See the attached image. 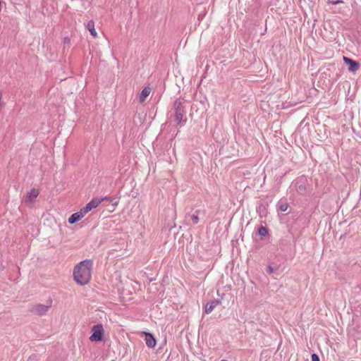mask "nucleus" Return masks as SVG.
Masks as SVG:
<instances>
[{"label": "nucleus", "instance_id": "19", "mask_svg": "<svg viewBox=\"0 0 361 361\" xmlns=\"http://www.w3.org/2000/svg\"><path fill=\"white\" fill-rule=\"evenodd\" d=\"M329 3H331V4H334V5H337V4H343V1L342 0H332Z\"/></svg>", "mask_w": 361, "mask_h": 361}, {"label": "nucleus", "instance_id": "9", "mask_svg": "<svg viewBox=\"0 0 361 361\" xmlns=\"http://www.w3.org/2000/svg\"><path fill=\"white\" fill-rule=\"evenodd\" d=\"M85 214L82 213L81 210H80L78 212H75L69 218H68V223L71 224H73L79 221Z\"/></svg>", "mask_w": 361, "mask_h": 361}, {"label": "nucleus", "instance_id": "11", "mask_svg": "<svg viewBox=\"0 0 361 361\" xmlns=\"http://www.w3.org/2000/svg\"><path fill=\"white\" fill-rule=\"evenodd\" d=\"M146 345L149 348H154L156 345V339L150 333H145Z\"/></svg>", "mask_w": 361, "mask_h": 361}, {"label": "nucleus", "instance_id": "22", "mask_svg": "<svg viewBox=\"0 0 361 361\" xmlns=\"http://www.w3.org/2000/svg\"><path fill=\"white\" fill-rule=\"evenodd\" d=\"M221 361H227V360H221Z\"/></svg>", "mask_w": 361, "mask_h": 361}, {"label": "nucleus", "instance_id": "2", "mask_svg": "<svg viewBox=\"0 0 361 361\" xmlns=\"http://www.w3.org/2000/svg\"><path fill=\"white\" fill-rule=\"evenodd\" d=\"M186 101L183 98L176 99L173 103V114L178 126H183L186 123Z\"/></svg>", "mask_w": 361, "mask_h": 361}, {"label": "nucleus", "instance_id": "12", "mask_svg": "<svg viewBox=\"0 0 361 361\" xmlns=\"http://www.w3.org/2000/svg\"><path fill=\"white\" fill-rule=\"evenodd\" d=\"M276 207H277V210L278 211H280L281 212H286L288 207H289V204L288 203L283 200H280L278 202H277V204H276Z\"/></svg>", "mask_w": 361, "mask_h": 361}, {"label": "nucleus", "instance_id": "21", "mask_svg": "<svg viewBox=\"0 0 361 361\" xmlns=\"http://www.w3.org/2000/svg\"><path fill=\"white\" fill-rule=\"evenodd\" d=\"M172 115H173V111H171V114H170V116H172Z\"/></svg>", "mask_w": 361, "mask_h": 361}, {"label": "nucleus", "instance_id": "8", "mask_svg": "<svg viewBox=\"0 0 361 361\" xmlns=\"http://www.w3.org/2000/svg\"><path fill=\"white\" fill-rule=\"evenodd\" d=\"M220 302L219 300H213L209 301L205 305L204 312L206 314H210Z\"/></svg>", "mask_w": 361, "mask_h": 361}, {"label": "nucleus", "instance_id": "6", "mask_svg": "<svg viewBox=\"0 0 361 361\" xmlns=\"http://www.w3.org/2000/svg\"><path fill=\"white\" fill-rule=\"evenodd\" d=\"M343 59L344 63L348 66V70L350 72L355 73L359 69L360 63L357 61H354L347 56H343Z\"/></svg>", "mask_w": 361, "mask_h": 361}, {"label": "nucleus", "instance_id": "1", "mask_svg": "<svg viewBox=\"0 0 361 361\" xmlns=\"http://www.w3.org/2000/svg\"><path fill=\"white\" fill-rule=\"evenodd\" d=\"M93 262L92 259H85L75 266L73 279L79 285L87 284L92 276Z\"/></svg>", "mask_w": 361, "mask_h": 361}, {"label": "nucleus", "instance_id": "18", "mask_svg": "<svg viewBox=\"0 0 361 361\" xmlns=\"http://www.w3.org/2000/svg\"><path fill=\"white\" fill-rule=\"evenodd\" d=\"M267 271L269 274H272L274 272V269L271 265H269Z\"/></svg>", "mask_w": 361, "mask_h": 361}, {"label": "nucleus", "instance_id": "15", "mask_svg": "<svg viewBox=\"0 0 361 361\" xmlns=\"http://www.w3.org/2000/svg\"><path fill=\"white\" fill-rule=\"evenodd\" d=\"M186 218H190L194 224H197L199 222V217L197 214H187Z\"/></svg>", "mask_w": 361, "mask_h": 361}, {"label": "nucleus", "instance_id": "4", "mask_svg": "<svg viewBox=\"0 0 361 361\" xmlns=\"http://www.w3.org/2000/svg\"><path fill=\"white\" fill-rule=\"evenodd\" d=\"M52 300H49L47 302V305L38 304L32 307L30 311L37 315L42 316L45 314L49 309L51 307Z\"/></svg>", "mask_w": 361, "mask_h": 361}, {"label": "nucleus", "instance_id": "13", "mask_svg": "<svg viewBox=\"0 0 361 361\" xmlns=\"http://www.w3.org/2000/svg\"><path fill=\"white\" fill-rule=\"evenodd\" d=\"M85 26L93 37H96L97 36V33L94 29V23L93 20H89Z\"/></svg>", "mask_w": 361, "mask_h": 361}, {"label": "nucleus", "instance_id": "5", "mask_svg": "<svg viewBox=\"0 0 361 361\" xmlns=\"http://www.w3.org/2000/svg\"><path fill=\"white\" fill-rule=\"evenodd\" d=\"M105 200H107V197H104L102 199H97V198L92 199L85 207L81 208L80 210L85 215L89 212H90L92 209L97 207L102 203V202H103Z\"/></svg>", "mask_w": 361, "mask_h": 361}, {"label": "nucleus", "instance_id": "20", "mask_svg": "<svg viewBox=\"0 0 361 361\" xmlns=\"http://www.w3.org/2000/svg\"><path fill=\"white\" fill-rule=\"evenodd\" d=\"M64 40H65V42H67V43H68L70 42V39L68 37L65 38Z\"/></svg>", "mask_w": 361, "mask_h": 361}, {"label": "nucleus", "instance_id": "3", "mask_svg": "<svg viewBox=\"0 0 361 361\" xmlns=\"http://www.w3.org/2000/svg\"><path fill=\"white\" fill-rule=\"evenodd\" d=\"M92 334L90 337L91 341L97 342L102 340L104 332L102 324L94 325L92 328Z\"/></svg>", "mask_w": 361, "mask_h": 361}, {"label": "nucleus", "instance_id": "10", "mask_svg": "<svg viewBox=\"0 0 361 361\" xmlns=\"http://www.w3.org/2000/svg\"><path fill=\"white\" fill-rule=\"evenodd\" d=\"M38 195L39 191L33 188L27 194L25 201V202H33Z\"/></svg>", "mask_w": 361, "mask_h": 361}, {"label": "nucleus", "instance_id": "14", "mask_svg": "<svg viewBox=\"0 0 361 361\" xmlns=\"http://www.w3.org/2000/svg\"><path fill=\"white\" fill-rule=\"evenodd\" d=\"M151 92V89L149 87H145L140 94V97H139V101L140 102L142 103L145 102V100L146 99V98L149 95Z\"/></svg>", "mask_w": 361, "mask_h": 361}, {"label": "nucleus", "instance_id": "7", "mask_svg": "<svg viewBox=\"0 0 361 361\" xmlns=\"http://www.w3.org/2000/svg\"><path fill=\"white\" fill-rule=\"evenodd\" d=\"M293 185L295 188L297 192L301 195H303L306 192V185L302 178L298 179L293 183Z\"/></svg>", "mask_w": 361, "mask_h": 361}, {"label": "nucleus", "instance_id": "16", "mask_svg": "<svg viewBox=\"0 0 361 361\" xmlns=\"http://www.w3.org/2000/svg\"><path fill=\"white\" fill-rule=\"evenodd\" d=\"M258 234L261 237H265L268 234V229L264 226H261L258 229Z\"/></svg>", "mask_w": 361, "mask_h": 361}, {"label": "nucleus", "instance_id": "17", "mask_svg": "<svg viewBox=\"0 0 361 361\" xmlns=\"http://www.w3.org/2000/svg\"><path fill=\"white\" fill-rule=\"evenodd\" d=\"M312 361H320L319 356L316 353H313L311 355Z\"/></svg>", "mask_w": 361, "mask_h": 361}]
</instances>
